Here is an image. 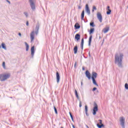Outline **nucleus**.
I'll return each mask as SVG.
<instances>
[{
	"instance_id": "nucleus-1",
	"label": "nucleus",
	"mask_w": 128,
	"mask_h": 128,
	"mask_svg": "<svg viewBox=\"0 0 128 128\" xmlns=\"http://www.w3.org/2000/svg\"><path fill=\"white\" fill-rule=\"evenodd\" d=\"M115 64L119 68H122V60H124V54L122 53L116 54L114 56Z\"/></svg>"
},
{
	"instance_id": "nucleus-2",
	"label": "nucleus",
	"mask_w": 128,
	"mask_h": 128,
	"mask_svg": "<svg viewBox=\"0 0 128 128\" xmlns=\"http://www.w3.org/2000/svg\"><path fill=\"white\" fill-rule=\"evenodd\" d=\"M38 30H40V24H37L36 26L35 30L34 31L33 30L32 32L30 34L31 42H32V40H34V32L36 36L37 34H38Z\"/></svg>"
},
{
	"instance_id": "nucleus-3",
	"label": "nucleus",
	"mask_w": 128,
	"mask_h": 128,
	"mask_svg": "<svg viewBox=\"0 0 128 128\" xmlns=\"http://www.w3.org/2000/svg\"><path fill=\"white\" fill-rule=\"evenodd\" d=\"M10 74H0V80L1 82H4V80H8V78H10Z\"/></svg>"
},
{
	"instance_id": "nucleus-4",
	"label": "nucleus",
	"mask_w": 128,
	"mask_h": 128,
	"mask_svg": "<svg viewBox=\"0 0 128 128\" xmlns=\"http://www.w3.org/2000/svg\"><path fill=\"white\" fill-rule=\"evenodd\" d=\"M94 106L92 114L93 116H96V112L98 110V104L96 102H94Z\"/></svg>"
},
{
	"instance_id": "nucleus-5",
	"label": "nucleus",
	"mask_w": 128,
	"mask_h": 128,
	"mask_svg": "<svg viewBox=\"0 0 128 128\" xmlns=\"http://www.w3.org/2000/svg\"><path fill=\"white\" fill-rule=\"evenodd\" d=\"M120 122L122 128H124V122H126V119L124 118V116L120 117Z\"/></svg>"
},
{
	"instance_id": "nucleus-6",
	"label": "nucleus",
	"mask_w": 128,
	"mask_h": 128,
	"mask_svg": "<svg viewBox=\"0 0 128 128\" xmlns=\"http://www.w3.org/2000/svg\"><path fill=\"white\" fill-rule=\"evenodd\" d=\"M29 2L32 10H36V4H34V0H30Z\"/></svg>"
},
{
	"instance_id": "nucleus-7",
	"label": "nucleus",
	"mask_w": 128,
	"mask_h": 128,
	"mask_svg": "<svg viewBox=\"0 0 128 128\" xmlns=\"http://www.w3.org/2000/svg\"><path fill=\"white\" fill-rule=\"evenodd\" d=\"M97 18L99 22H102V16L100 12L97 13Z\"/></svg>"
},
{
	"instance_id": "nucleus-8",
	"label": "nucleus",
	"mask_w": 128,
	"mask_h": 128,
	"mask_svg": "<svg viewBox=\"0 0 128 128\" xmlns=\"http://www.w3.org/2000/svg\"><path fill=\"white\" fill-rule=\"evenodd\" d=\"M56 82L58 84L60 82V73L58 72H56Z\"/></svg>"
},
{
	"instance_id": "nucleus-9",
	"label": "nucleus",
	"mask_w": 128,
	"mask_h": 128,
	"mask_svg": "<svg viewBox=\"0 0 128 128\" xmlns=\"http://www.w3.org/2000/svg\"><path fill=\"white\" fill-rule=\"evenodd\" d=\"M34 46H32L31 48V56L32 58H34Z\"/></svg>"
},
{
	"instance_id": "nucleus-10",
	"label": "nucleus",
	"mask_w": 128,
	"mask_h": 128,
	"mask_svg": "<svg viewBox=\"0 0 128 128\" xmlns=\"http://www.w3.org/2000/svg\"><path fill=\"white\" fill-rule=\"evenodd\" d=\"M98 76V73L96 72H92V79H96V78Z\"/></svg>"
},
{
	"instance_id": "nucleus-11",
	"label": "nucleus",
	"mask_w": 128,
	"mask_h": 128,
	"mask_svg": "<svg viewBox=\"0 0 128 128\" xmlns=\"http://www.w3.org/2000/svg\"><path fill=\"white\" fill-rule=\"evenodd\" d=\"M86 76L90 80V73L88 72V70H86Z\"/></svg>"
},
{
	"instance_id": "nucleus-12",
	"label": "nucleus",
	"mask_w": 128,
	"mask_h": 128,
	"mask_svg": "<svg viewBox=\"0 0 128 128\" xmlns=\"http://www.w3.org/2000/svg\"><path fill=\"white\" fill-rule=\"evenodd\" d=\"M75 40L78 42V40H80V35L78 34H77L75 36Z\"/></svg>"
},
{
	"instance_id": "nucleus-13",
	"label": "nucleus",
	"mask_w": 128,
	"mask_h": 128,
	"mask_svg": "<svg viewBox=\"0 0 128 128\" xmlns=\"http://www.w3.org/2000/svg\"><path fill=\"white\" fill-rule=\"evenodd\" d=\"M108 30H110V27L107 26L103 29V32L104 34H106Z\"/></svg>"
},
{
	"instance_id": "nucleus-14",
	"label": "nucleus",
	"mask_w": 128,
	"mask_h": 128,
	"mask_svg": "<svg viewBox=\"0 0 128 128\" xmlns=\"http://www.w3.org/2000/svg\"><path fill=\"white\" fill-rule=\"evenodd\" d=\"M84 38L82 39L81 40V44H80V47L82 50H84Z\"/></svg>"
},
{
	"instance_id": "nucleus-15",
	"label": "nucleus",
	"mask_w": 128,
	"mask_h": 128,
	"mask_svg": "<svg viewBox=\"0 0 128 128\" xmlns=\"http://www.w3.org/2000/svg\"><path fill=\"white\" fill-rule=\"evenodd\" d=\"M92 35H91L89 38L88 44L89 46H90V44H92Z\"/></svg>"
},
{
	"instance_id": "nucleus-16",
	"label": "nucleus",
	"mask_w": 128,
	"mask_h": 128,
	"mask_svg": "<svg viewBox=\"0 0 128 128\" xmlns=\"http://www.w3.org/2000/svg\"><path fill=\"white\" fill-rule=\"evenodd\" d=\"M110 6H107V12H106V14H110L111 12H112V10H110Z\"/></svg>"
},
{
	"instance_id": "nucleus-17",
	"label": "nucleus",
	"mask_w": 128,
	"mask_h": 128,
	"mask_svg": "<svg viewBox=\"0 0 128 128\" xmlns=\"http://www.w3.org/2000/svg\"><path fill=\"white\" fill-rule=\"evenodd\" d=\"M74 28L76 30H78V28H80V24H78V23H76L74 25Z\"/></svg>"
},
{
	"instance_id": "nucleus-18",
	"label": "nucleus",
	"mask_w": 128,
	"mask_h": 128,
	"mask_svg": "<svg viewBox=\"0 0 128 128\" xmlns=\"http://www.w3.org/2000/svg\"><path fill=\"white\" fill-rule=\"evenodd\" d=\"M84 10L82 11L81 14V20H84Z\"/></svg>"
},
{
	"instance_id": "nucleus-19",
	"label": "nucleus",
	"mask_w": 128,
	"mask_h": 128,
	"mask_svg": "<svg viewBox=\"0 0 128 128\" xmlns=\"http://www.w3.org/2000/svg\"><path fill=\"white\" fill-rule=\"evenodd\" d=\"M74 54H76L78 53V46H76L74 48Z\"/></svg>"
},
{
	"instance_id": "nucleus-20",
	"label": "nucleus",
	"mask_w": 128,
	"mask_h": 128,
	"mask_svg": "<svg viewBox=\"0 0 128 128\" xmlns=\"http://www.w3.org/2000/svg\"><path fill=\"white\" fill-rule=\"evenodd\" d=\"M88 106H85V113H86V114L87 116H88Z\"/></svg>"
},
{
	"instance_id": "nucleus-21",
	"label": "nucleus",
	"mask_w": 128,
	"mask_h": 128,
	"mask_svg": "<svg viewBox=\"0 0 128 128\" xmlns=\"http://www.w3.org/2000/svg\"><path fill=\"white\" fill-rule=\"evenodd\" d=\"M24 44L26 46V52H28V49L30 48V46H28V44L26 42H25Z\"/></svg>"
},
{
	"instance_id": "nucleus-22",
	"label": "nucleus",
	"mask_w": 128,
	"mask_h": 128,
	"mask_svg": "<svg viewBox=\"0 0 128 128\" xmlns=\"http://www.w3.org/2000/svg\"><path fill=\"white\" fill-rule=\"evenodd\" d=\"M92 82L93 84L95 85L96 86H98V83H96V79L93 78L92 79Z\"/></svg>"
},
{
	"instance_id": "nucleus-23",
	"label": "nucleus",
	"mask_w": 128,
	"mask_h": 128,
	"mask_svg": "<svg viewBox=\"0 0 128 128\" xmlns=\"http://www.w3.org/2000/svg\"><path fill=\"white\" fill-rule=\"evenodd\" d=\"M2 48H4L5 50H6V44H4V43L2 44Z\"/></svg>"
},
{
	"instance_id": "nucleus-24",
	"label": "nucleus",
	"mask_w": 128,
	"mask_h": 128,
	"mask_svg": "<svg viewBox=\"0 0 128 128\" xmlns=\"http://www.w3.org/2000/svg\"><path fill=\"white\" fill-rule=\"evenodd\" d=\"M94 32V28H91L90 31V34H92Z\"/></svg>"
},
{
	"instance_id": "nucleus-25",
	"label": "nucleus",
	"mask_w": 128,
	"mask_h": 128,
	"mask_svg": "<svg viewBox=\"0 0 128 128\" xmlns=\"http://www.w3.org/2000/svg\"><path fill=\"white\" fill-rule=\"evenodd\" d=\"M90 26H92V28H94V26H96V25L94 24V22H90Z\"/></svg>"
},
{
	"instance_id": "nucleus-26",
	"label": "nucleus",
	"mask_w": 128,
	"mask_h": 128,
	"mask_svg": "<svg viewBox=\"0 0 128 128\" xmlns=\"http://www.w3.org/2000/svg\"><path fill=\"white\" fill-rule=\"evenodd\" d=\"M75 96L76 98H80V97L78 96V91L76 90H75Z\"/></svg>"
},
{
	"instance_id": "nucleus-27",
	"label": "nucleus",
	"mask_w": 128,
	"mask_h": 128,
	"mask_svg": "<svg viewBox=\"0 0 128 128\" xmlns=\"http://www.w3.org/2000/svg\"><path fill=\"white\" fill-rule=\"evenodd\" d=\"M86 12H87V14L88 16H90V9L86 10Z\"/></svg>"
},
{
	"instance_id": "nucleus-28",
	"label": "nucleus",
	"mask_w": 128,
	"mask_h": 128,
	"mask_svg": "<svg viewBox=\"0 0 128 128\" xmlns=\"http://www.w3.org/2000/svg\"><path fill=\"white\" fill-rule=\"evenodd\" d=\"M94 10H96V6H93L92 10V12H94Z\"/></svg>"
},
{
	"instance_id": "nucleus-29",
	"label": "nucleus",
	"mask_w": 128,
	"mask_h": 128,
	"mask_svg": "<svg viewBox=\"0 0 128 128\" xmlns=\"http://www.w3.org/2000/svg\"><path fill=\"white\" fill-rule=\"evenodd\" d=\"M74 68H78V62H76L74 65Z\"/></svg>"
},
{
	"instance_id": "nucleus-30",
	"label": "nucleus",
	"mask_w": 128,
	"mask_h": 128,
	"mask_svg": "<svg viewBox=\"0 0 128 128\" xmlns=\"http://www.w3.org/2000/svg\"><path fill=\"white\" fill-rule=\"evenodd\" d=\"M54 110L55 114H58V110H56V106H54Z\"/></svg>"
},
{
	"instance_id": "nucleus-31",
	"label": "nucleus",
	"mask_w": 128,
	"mask_h": 128,
	"mask_svg": "<svg viewBox=\"0 0 128 128\" xmlns=\"http://www.w3.org/2000/svg\"><path fill=\"white\" fill-rule=\"evenodd\" d=\"M70 116L72 120H74V117L72 116V113L70 112Z\"/></svg>"
},
{
	"instance_id": "nucleus-32",
	"label": "nucleus",
	"mask_w": 128,
	"mask_h": 128,
	"mask_svg": "<svg viewBox=\"0 0 128 128\" xmlns=\"http://www.w3.org/2000/svg\"><path fill=\"white\" fill-rule=\"evenodd\" d=\"M126 90H128V84L126 83L124 85Z\"/></svg>"
},
{
	"instance_id": "nucleus-33",
	"label": "nucleus",
	"mask_w": 128,
	"mask_h": 128,
	"mask_svg": "<svg viewBox=\"0 0 128 128\" xmlns=\"http://www.w3.org/2000/svg\"><path fill=\"white\" fill-rule=\"evenodd\" d=\"M86 10H90V8H88V4H86Z\"/></svg>"
},
{
	"instance_id": "nucleus-34",
	"label": "nucleus",
	"mask_w": 128,
	"mask_h": 128,
	"mask_svg": "<svg viewBox=\"0 0 128 128\" xmlns=\"http://www.w3.org/2000/svg\"><path fill=\"white\" fill-rule=\"evenodd\" d=\"M2 66H3L4 68H6V62H2Z\"/></svg>"
},
{
	"instance_id": "nucleus-35",
	"label": "nucleus",
	"mask_w": 128,
	"mask_h": 128,
	"mask_svg": "<svg viewBox=\"0 0 128 128\" xmlns=\"http://www.w3.org/2000/svg\"><path fill=\"white\" fill-rule=\"evenodd\" d=\"M24 16H26V18H28V12H24Z\"/></svg>"
},
{
	"instance_id": "nucleus-36",
	"label": "nucleus",
	"mask_w": 128,
	"mask_h": 128,
	"mask_svg": "<svg viewBox=\"0 0 128 128\" xmlns=\"http://www.w3.org/2000/svg\"><path fill=\"white\" fill-rule=\"evenodd\" d=\"M96 126H97L98 128H102V125H101V124H97Z\"/></svg>"
},
{
	"instance_id": "nucleus-37",
	"label": "nucleus",
	"mask_w": 128,
	"mask_h": 128,
	"mask_svg": "<svg viewBox=\"0 0 128 128\" xmlns=\"http://www.w3.org/2000/svg\"><path fill=\"white\" fill-rule=\"evenodd\" d=\"M95 90H96V88L94 87L92 89V92H94Z\"/></svg>"
},
{
	"instance_id": "nucleus-38",
	"label": "nucleus",
	"mask_w": 128,
	"mask_h": 128,
	"mask_svg": "<svg viewBox=\"0 0 128 128\" xmlns=\"http://www.w3.org/2000/svg\"><path fill=\"white\" fill-rule=\"evenodd\" d=\"M82 102H80V104H79V106H80V108H82Z\"/></svg>"
},
{
	"instance_id": "nucleus-39",
	"label": "nucleus",
	"mask_w": 128,
	"mask_h": 128,
	"mask_svg": "<svg viewBox=\"0 0 128 128\" xmlns=\"http://www.w3.org/2000/svg\"><path fill=\"white\" fill-rule=\"evenodd\" d=\"M99 122H100V124H102V120H100Z\"/></svg>"
},
{
	"instance_id": "nucleus-40",
	"label": "nucleus",
	"mask_w": 128,
	"mask_h": 128,
	"mask_svg": "<svg viewBox=\"0 0 128 128\" xmlns=\"http://www.w3.org/2000/svg\"><path fill=\"white\" fill-rule=\"evenodd\" d=\"M26 25L27 26H28V21H26Z\"/></svg>"
},
{
	"instance_id": "nucleus-41",
	"label": "nucleus",
	"mask_w": 128,
	"mask_h": 128,
	"mask_svg": "<svg viewBox=\"0 0 128 128\" xmlns=\"http://www.w3.org/2000/svg\"><path fill=\"white\" fill-rule=\"evenodd\" d=\"M6 2H8L10 4V0H6Z\"/></svg>"
},
{
	"instance_id": "nucleus-42",
	"label": "nucleus",
	"mask_w": 128,
	"mask_h": 128,
	"mask_svg": "<svg viewBox=\"0 0 128 128\" xmlns=\"http://www.w3.org/2000/svg\"><path fill=\"white\" fill-rule=\"evenodd\" d=\"M101 127L102 128H104V125L102 124H101Z\"/></svg>"
},
{
	"instance_id": "nucleus-43",
	"label": "nucleus",
	"mask_w": 128,
	"mask_h": 128,
	"mask_svg": "<svg viewBox=\"0 0 128 128\" xmlns=\"http://www.w3.org/2000/svg\"><path fill=\"white\" fill-rule=\"evenodd\" d=\"M78 10H80V8H82V6H78Z\"/></svg>"
},
{
	"instance_id": "nucleus-44",
	"label": "nucleus",
	"mask_w": 128,
	"mask_h": 128,
	"mask_svg": "<svg viewBox=\"0 0 128 128\" xmlns=\"http://www.w3.org/2000/svg\"><path fill=\"white\" fill-rule=\"evenodd\" d=\"M18 36H22V34H20V32L18 33Z\"/></svg>"
},
{
	"instance_id": "nucleus-45",
	"label": "nucleus",
	"mask_w": 128,
	"mask_h": 128,
	"mask_svg": "<svg viewBox=\"0 0 128 128\" xmlns=\"http://www.w3.org/2000/svg\"><path fill=\"white\" fill-rule=\"evenodd\" d=\"M83 84L82 82H81V86H82Z\"/></svg>"
},
{
	"instance_id": "nucleus-46",
	"label": "nucleus",
	"mask_w": 128,
	"mask_h": 128,
	"mask_svg": "<svg viewBox=\"0 0 128 128\" xmlns=\"http://www.w3.org/2000/svg\"><path fill=\"white\" fill-rule=\"evenodd\" d=\"M82 70H84V67H82Z\"/></svg>"
},
{
	"instance_id": "nucleus-47",
	"label": "nucleus",
	"mask_w": 128,
	"mask_h": 128,
	"mask_svg": "<svg viewBox=\"0 0 128 128\" xmlns=\"http://www.w3.org/2000/svg\"><path fill=\"white\" fill-rule=\"evenodd\" d=\"M89 56H90V52H89Z\"/></svg>"
},
{
	"instance_id": "nucleus-48",
	"label": "nucleus",
	"mask_w": 128,
	"mask_h": 128,
	"mask_svg": "<svg viewBox=\"0 0 128 128\" xmlns=\"http://www.w3.org/2000/svg\"><path fill=\"white\" fill-rule=\"evenodd\" d=\"M72 128H76V127L74 126V125H72Z\"/></svg>"
},
{
	"instance_id": "nucleus-49",
	"label": "nucleus",
	"mask_w": 128,
	"mask_h": 128,
	"mask_svg": "<svg viewBox=\"0 0 128 128\" xmlns=\"http://www.w3.org/2000/svg\"><path fill=\"white\" fill-rule=\"evenodd\" d=\"M86 128H88V125H86Z\"/></svg>"
},
{
	"instance_id": "nucleus-50",
	"label": "nucleus",
	"mask_w": 128,
	"mask_h": 128,
	"mask_svg": "<svg viewBox=\"0 0 128 128\" xmlns=\"http://www.w3.org/2000/svg\"><path fill=\"white\" fill-rule=\"evenodd\" d=\"M0 48H2V46H0Z\"/></svg>"
},
{
	"instance_id": "nucleus-51",
	"label": "nucleus",
	"mask_w": 128,
	"mask_h": 128,
	"mask_svg": "<svg viewBox=\"0 0 128 128\" xmlns=\"http://www.w3.org/2000/svg\"><path fill=\"white\" fill-rule=\"evenodd\" d=\"M60 128H64V127H62V126H61V127H60Z\"/></svg>"
},
{
	"instance_id": "nucleus-52",
	"label": "nucleus",
	"mask_w": 128,
	"mask_h": 128,
	"mask_svg": "<svg viewBox=\"0 0 128 128\" xmlns=\"http://www.w3.org/2000/svg\"><path fill=\"white\" fill-rule=\"evenodd\" d=\"M127 8H128V6H127Z\"/></svg>"
},
{
	"instance_id": "nucleus-53",
	"label": "nucleus",
	"mask_w": 128,
	"mask_h": 128,
	"mask_svg": "<svg viewBox=\"0 0 128 128\" xmlns=\"http://www.w3.org/2000/svg\"><path fill=\"white\" fill-rule=\"evenodd\" d=\"M99 38H100V36Z\"/></svg>"
}]
</instances>
